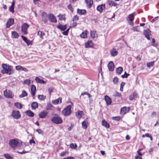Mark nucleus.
<instances>
[{
  "label": "nucleus",
  "instance_id": "obj_1",
  "mask_svg": "<svg viewBox=\"0 0 159 159\" xmlns=\"http://www.w3.org/2000/svg\"><path fill=\"white\" fill-rule=\"evenodd\" d=\"M2 67L3 68V70L1 71L2 74H7L9 75H11L13 74L14 72L12 70V66L3 63L2 64Z\"/></svg>",
  "mask_w": 159,
  "mask_h": 159
},
{
  "label": "nucleus",
  "instance_id": "obj_2",
  "mask_svg": "<svg viewBox=\"0 0 159 159\" xmlns=\"http://www.w3.org/2000/svg\"><path fill=\"white\" fill-rule=\"evenodd\" d=\"M54 116L51 117V120L54 123L58 124L62 123L63 120L62 118L57 114L54 115Z\"/></svg>",
  "mask_w": 159,
  "mask_h": 159
},
{
  "label": "nucleus",
  "instance_id": "obj_3",
  "mask_svg": "<svg viewBox=\"0 0 159 159\" xmlns=\"http://www.w3.org/2000/svg\"><path fill=\"white\" fill-rule=\"evenodd\" d=\"M71 106L69 105L64 109L62 111V113L64 116H68L71 113Z\"/></svg>",
  "mask_w": 159,
  "mask_h": 159
},
{
  "label": "nucleus",
  "instance_id": "obj_4",
  "mask_svg": "<svg viewBox=\"0 0 159 159\" xmlns=\"http://www.w3.org/2000/svg\"><path fill=\"white\" fill-rule=\"evenodd\" d=\"M9 144L11 148H14L20 144V142L16 139H11L9 141Z\"/></svg>",
  "mask_w": 159,
  "mask_h": 159
},
{
  "label": "nucleus",
  "instance_id": "obj_5",
  "mask_svg": "<svg viewBox=\"0 0 159 159\" xmlns=\"http://www.w3.org/2000/svg\"><path fill=\"white\" fill-rule=\"evenodd\" d=\"M136 15V13L135 12H134L129 15L126 19L129 24L131 25H134V23L132 21L134 20V16Z\"/></svg>",
  "mask_w": 159,
  "mask_h": 159
},
{
  "label": "nucleus",
  "instance_id": "obj_6",
  "mask_svg": "<svg viewBox=\"0 0 159 159\" xmlns=\"http://www.w3.org/2000/svg\"><path fill=\"white\" fill-rule=\"evenodd\" d=\"M29 27V25L27 23H24L21 26V31L24 35H26L28 34L27 29Z\"/></svg>",
  "mask_w": 159,
  "mask_h": 159
},
{
  "label": "nucleus",
  "instance_id": "obj_7",
  "mask_svg": "<svg viewBox=\"0 0 159 159\" xmlns=\"http://www.w3.org/2000/svg\"><path fill=\"white\" fill-rule=\"evenodd\" d=\"M11 116L15 119H18L21 117V115L19 111L13 110L12 111Z\"/></svg>",
  "mask_w": 159,
  "mask_h": 159
},
{
  "label": "nucleus",
  "instance_id": "obj_8",
  "mask_svg": "<svg viewBox=\"0 0 159 159\" xmlns=\"http://www.w3.org/2000/svg\"><path fill=\"white\" fill-rule=\"evenodd\" d=\"M143 34L148 40H150V35H151V31L149 29H148L146 30H144Z\"/></svg>",
  "mask_w": 159,
  "mask_h": 159
},
{
  "label": "nucleus",
  "instance_id": "obj_9",
  "mask_svg": "<svg viewBox=\"0 0 159 159\" xmlns=\"http://www.w3.org/2000/svg\"><path fill=\"white\" fill-rule=\"evenodd\" d=\"M42 19V20L45 23H47L48 21V15L45 12H42L41 14Z\"/></svg>",
  "mask_w": 159,
  "mask_h": 159
},
{
  "label": "nucleus",
  "instance_id": "obj_10",
  "mask_svg": "<svg viewBox=\"0 0 159 159\" xmlns=\"http://www.w3.org/2000/svg\"><path fill=\"white\" fill-rule=\"evenodd\" d=\"M48 19L51 22L54 23L57 22V20L55 17L52 14L50 13L48 15Z\"/></svg>",
  "mask_w": 159,
  "mask_h": 159
},
{
  "label": "nucleus",
  "instance_id": "obj_11",
  "mask_svg": "<svg viewBox=\"0 0 159 159\" xmlns=\"http://www.w3.org/2000/svg\"><path fill=\"white\" fill-rule=\"evenodd\" d=\"M57 27L58 29L61 31H64L67 29V25H62L59 23Z\"/></svg>",
  "mask_w": 159,
  "mask_h": 159
},
{
  "label": "nucleus",
  "instance_id": "obj_12",
  "mask_svg": "<svg viewBox=\"0 0 159 159\" xmlns=\"http://www.w3.org/2000/svg\"><path fill=\"white\" fill-rule=\"evenodd\" d=\"M4 95L7 98H12V92L9 90L7 91V89L4 91Z\"/></svg>",
  "mask_w": 159,
  "mask_h": 159
},
{
  "label": "nucleus",
  "instance_id": "obj_13",
  "mask_svg": "<svg viewBox=\"0 0 159 159\" xmlns=\"http://www.w3.org/2000/svg\"><path fill=\"white\" fill-rule=\"evenodd\" d=\"M107 66L109 71H112L114 70L115 66L112 61H110L109 62L107 65Z\"/></svg>",
  "mask_w": 159,
  "mask_h": 159
},
{
  "label": "nucleus",
  "instance_id": "obj_14",
  "mask_svg": "<svg viewBox=\"0 0 159 159\" xmlns=\"http://www.w3.org/2000/svg\"><path fill=\"white\" fill-rule=\"evenodd\" d=\"M105 8V4H102L98 6L97 7V10L100 13L102 12L103 10Z\"/></svg>",
  "mask_w": 159,
  "mask_h": 159
},
{
  "label": "nucleus",
  "instance_id": "obj_15",
  "mask_svg": "<svg viewBox=\"0 0 159 159\" xmlns=\"http://www.w3.org/2000/svg\"><path fill=\"white\" fill-rule=\"evenodd\" d=\"M93 46V43L91 40L88 41L85 44V47L86 48H92Z\"/></svg>",
  "mask_w": 159,
  "mask_h": 159
},
{
  "label": "nucleus",
  "instance_id": "obj_16",
  "mask_svg": "<svg viewBox=\"0 0 159 159\" xmlns=\"http://www.w3.org/2000/svg\"><path fill=\"white\" fill-rule=\"evenodd\" d=\"M105 100L106 102L107 105L108 106L111 104L112 102L111 99L109 96L106 95L105 96Z\"/></svg>",
  "mask_w": 159,
  "mask_h": 159
},
{
  "label": "nucleus",
  "instance_id": "obj_17",
  "mask_svg": "<svg viewBox=\"0 0 159 159\" xmlns=\"http://www.w3.org/2000/svg\"><path fill=\"white\" fill-rule=\"evenodd\" d=\"M31 93L33 96L35 95L36 91V87L34 85H32L31 87Z\"/></svg>",
  "mask_w": 159,
  "mask_h": 159
},
{
  "label": "nucleus",
  "instance_id": "obj_18",
  "mask_svg": "<svg viewBox=\"0 0 159 159\" xmlns=\"http://www.w3.org/2000/svg\"><path fill=\"white\" fill-rule=\"evenodd\" d=\"M86 4L87 7L89 8H90L93 3V2L92 0H85Z\"/></svg>",
  "mask_w": 159,
  "mask_h": 159
},
{
  "label": "nucleus",
  "instance_id": "obj_19",
  "mask_svg": "<svg viewBox=\"0 0 159 159\" xmlns=\"http://www.w3.org/2000/svg\"><path fill=\"white\" fill-rule=\"evenodd\" d=\"M21 37L23 40L26 43L27 45L29 46L31 44V41L30 40L28 39L25 37L23 35H22Z\"/></svg>",
  "mask_w": 159,
  "mask_h": 159
},
{
  "label": "nucleus",
  "instance_id": "obj_20",
  "mask_svg": "<svg viewBox=\"0 0 159 159\" xmlns=\"http://www.w3.org/2000/svg\"><path fill=\"white\" fill-rule=\"evenodd\" d=\"M111 55L113 57L116 56L118 54V52L115 48H113L110 51Z\"/></svg>",
  "mask_w": 159,
  "mask_h": 159
},
{
  "label": "nucleus",
  "instance_id": "obj_21",
  "mask_svg": "<svg viewBox=\"0 0 159 159\" xmlns=\"http://www.w3.org/2000/svg\"><path fill=\"white\" fill-rule=\"evenodd\" d=\"M47 115V113L43 111L41 112L39 114V116L40 118H43L46 117Z\"/></svg>",
  "mask_w": 159,
  "mask_h": 159
},
{
  "label": "nucleus",
  "instance_id": "obj_22",
  "mask_svg": "<svg viewBox=\"0 0 159 159\" xmlns=\"http://www.w3.org/2000/svg\"><path fill=\"white\" fill-rule=\"evenodd\" d=\"M25 113L26 115L31 117H33L34 115V113L30 110L26 111Z\"/></svg>",
  "mask_w": 159,
  "mask_h": 159
},
{
  "label": "nucleus",
  "instance_id": "obj_23",
  "mask_svg": "<svg viewBox=\"0 0 159 159\" xmlns=\"http://www.w3.org/2000/svg\"><path fill=\"white\" fill-rule=\"evenodd\" d=\"M35 81L37 82V83H40V84H45L46 83V82L42 79H40L39 77H37L35 78Z\"/></svg>",
  "mask_w": 159,
  "mask_h": 159
},
{
  "label": "nucleus",
  "instance_id": "obj_24",
  "mask_svg": "<svg viewBox=\"0 0 159 159\" xmlns=\"http://www.w3.org/2000/svg\"><path fill=\"white\" fill-rule=\"evenodd\" d=\"M62 101V98H61L59 97L58 99L53 100L52 101V104L54 105H57L60 102V103H61Z\"/></svg>",
  "mask_w": 159,
  "mask_h": 159
},
{
  "label": "nucleus",
  "instance_id": "obj_25",
  "mask_svg": "<svg viewBox=\"0 0 159 159\" xmlns=\"http://www.w3.org/2000/svg\"><path fill=\"white\" fill-rule=\"evenodd\" d=\"M87 12L86 11L85 9H77V13L81 15H84Z\"/></svg>",
  "mask_w": 159,
  "mask_h": 159
},
{
  "label": "nucleus",
  "instance_id": "obj_26",
  "mask_svg": "<svg viewBox=\"0 0 159 159\" xmlns=\"http://www.w3.org/2000/svg\"><path fill=\"white\" fill-rule=\"evenodd\" d=\"M84 114L83 112L82 111H78L75 113V115L77 118L79 119H80L82 117V115Z\"/></svg>",
  "mask_w": 159,
  "mask_h": 159
},
{
  "label": "nucleus",
  "instance_id": "obj_27",
  "mask_svg": "<svg viewBox=\"0 0 159 159\" xmlns=\"http://www.w3.org/2000/svg\"><path fill=\"white\" fill-rule=\"evenodd\" d=\"M137 94L135 92H133L132 94L130 95L129 99L130 100H133L137 97Z\"/></svg>",
  "mask_w": 159,
  "mask_h": 159
},
{
  "label": "nucleus",
  "instance_id": "obj_28",
  "mask_svg": "<svg viewBox=\"0 0 159 159\" xmlns=\"http://www.w3.org/2000/svg\"><path fill=\"white\" fill-rule=\"evenodd\" d=\"M19 35L16 32L14 31L11 32V36L12 38L18 39Z\"/></svg>",
  "mask_w": 159,
  "mask_h": 159
},
{
  "label": "nucleus",
  "instance_id": "obj_29",
  "mask_svg": "<svg viewBox=\"0 0 159 159\" xmlns=\"http://www.w3.org/2000/svg\"><path fill=\"white\" fill-rule=\"evenodd\" d=\"M102 124L103 126L107 128H109L110 127V126L109 123L105 120H102Z\"/></svg>",
  "mask_w": 159,
  "mask_h": 159
},
{
  "label": "nucleus",
  "instance_id": "obj_30",
  "mask_svg": "<svg viewBox=\"0 0 159 159\" xmlns=\"http://www.w3.org/2000/svg\"><path fill=\"white\" fill-rule=\"evenodd\" d=\"M123 70V68L121 67H119L116 68V72L118 75H120L121 74Z\"/></svg>",
  "mask_w": 159,
  "mask_h": 159
},
{
  "label": "nucleus",
  "instance_id": "obj_31",
  "mask_svg": "<svg viewBox=\"0 0 159 159\" xmlns=\"http://www.w3.org/2000/svg\"><path fill=\"white\" fill-rule=\"evenodd\" d=\"M31 107L33 109H35L38 107V104L37 102H33L31 104Z\"/></svg>",
  "mask_w": 159,
  "mask_h": 159
},
{
  "label": "nucleus",
  "instance_id": "obj_32",
  "mask_svg": "<svg viewBox=\"0 0 159 159\" xmlns=\"http://www.w3.org/2000/svg\"><path fill=\"white\" fill-rule=\"evenodd\" d=\"M27 93L24 90L22 91V94L19 95V97L20 98H22L27 96Z\"/></svg>",
  "mask_w": 159,
  "mask_h": 159
},
{
  "label": "nucleus",
  "instance_id": "obj_33",
  "mask_svg": "<svg viewBox=\"0 0 159 159\" xmlns=\"http://www.w3.org/2000/svg\"><path fill=\"white\" fill-rule=\"evenodd\" d=\"M108 5L111 6H116L117 5L116 3H115L114 1H108Z\"/></svg>",
  "mask_w": 159,
  "mask_h": 159
},
{
  "label": "nucleus",
  "instance_id": "obj_34",
  "mask_svg": "<svg viewBox=\"0 0 159 159\" xmlns=\"http://www.w3.org/2000/svg\"><path fill=\"white\" fill-rule=\"evenodd\" d=\"M53 106L50 103L47 104L46 106V109L47 110H52L53 109Z\"/></svg>",
  "mask_w": 159,
  "mask_h": 159
},
{
  "label": "nucleus",
  "instance_id": "obj_35",
  "mask_svg": "<svg viewBox=\"0 0 159 159\" xmlns=\"http://www.w3.org/2000/svg\"><path fill=\"white\" fill-rule=\"evenodd\" d=\"M14 105L18 109H21L23 107L22 105L20 103L18 102L15 103Z\"/></svg>",
  "mask_w": 159,
  "mask_h": 159
},
{
  "label": "nucleus",
  "instance_id": "obj_36",
  "mask_svg": "<svg viewBox=\"0 0 159 159\" xmlns=\"http://www.w3.org/2000/svg\"><path fill=\"white\" fill-rule=\"evenodd\" d=\"M127 107H125L121 108L120 109V113L121 114L124 113L125 114L128 112L127 111Z\"/></svg>",
  "mask_w": 159,
  "mask_h": 159
},
{
  "label": "nucleus",
  "instance_id": "obj_37",
  "mask_svg": "<svg viewBox=\"0 0 159 159\" xmlns=\"http://www.w3.org/2000/svg\"><path fill=\"white\" fill-rule=\"evenodd\" d=\"M58 17H59V19L60 20H63L65 21L66 20V18L65 17V15H61L60 14L58 16Z\"/></svg>",
  "mask_w": 159,
  "mask_h": 159
},
{
  "label": "nucleus",
  "instance_id": "obj_38",
  "mask_svg": "<svg viewBox=\"0 0 159 159\" xmlns=\"http://www.w3.org/2000/svg\"><path fill=\"white\" fill-rule=\"evenodd\" d=\"M87 32H83L80 35V37L82 38L85 39L87 37Z\"/></svg>",
  "mask_w": 159,
  "mask_h": 159
},
{
  "label": "nucleus",
  "instance_id": "obj_39",
  "mask_svg": "<svg viewBox=\"0 0 159 159\" xmlns=\"http://www.w3.org/2000/svg\"><path fill=\"white\" fill-rule=\"evenodd\" d=\"M77 145L76 143H71L69 146V148L72 149H75L77 148Z\"/></svg>",
  "mask_w": 159,
  "mask_h": 159
},
{
  "label": "nucleus",
  "instance_id": "obj_40",
  "mask_svg": "<svg viewBox=\"0 0 159 159\" xmlns=\"http://www.w3.org/2000/svg\"><path fill=\"white\" fill-rule=\"evenodd\" d=\"M119 79L117 76H115L113 79V81L114 84H117L118 83Z\"/></svg>",
  "mask_w": 159,
  "mask_h": 159
},
{
  "label": "nucleus",
  "instance_id": "obj_41",
  "mask_svg": "<svg viewBox=\"0 0 159 159\" xmlns=\"http://www.w3.org/2000/svg\"><path fill=\"white\" fill-rule=\"evenodd\" d=\"M82 125L83 127V128L85 129H86L87 128V125L86 124V122L84 120L83 121L82 123Z\"/></svg>",
  "mask_w": 159,
  "mask_h": 159
},
{
  "label": "nucleus",
  "instance_id": "obj_42",
  "mask_svg": "<svg viewBox=\"0 0 159 159\" xmlns=\"http://www.w3.org/2000/svg\"><path fill=\"white\" fill-rule=\"evenodd\" d=\"M38 35H39L40 38L43 39V36L45 35V34L41 31H39L38 33Z\"/></svg>",
  "mask_w": 159,
  "mask_h": 159
},
{
  "label": "nucleus",
  "instance_id": "obj_43",
  "mask_svg": "<svg viewBox=\"0 0 159 159\" xmlns=\"http://www.w3.org/2000/svg\"><path fill=\"white\" fill-rule=\"evenodd\" d=\"M4 157L6 159H12L13 157L11 156L9 154L7 153L4 154Z\"/></svg>",
  "mask_w": 159,
  "mask_h": 159
},
{
  "label": "nucleus",
  "instance_id": "obj_44",
  "mask_svg": "<svg viewBox=\"0 0 159 159\" xmlns=\"http://www.w3.org/2000/svg\"><path fill=\"white\" fill-rule=\"evenodd\" d=\"M113 96L114 97H120L121 96V93L115 91V93H113Z\"/></svg>",
  "mask_w": 159,
  "mask_h": 159
},
{
  "label": "nucleus",
  "instance_id": "obj_45",
  "mask_svg": "<svg viewBox=\"0 0 159 159\" xmlns=\"http://www.w3.org/2000/svg\"><path fill=\"white\" fill-rule=\"evenodd\" d=\"M112 119L113 120L118 121L120 120V116L113 117H112Z\"/></svg>",
  "mask_w": 159,
  "mask_h": 159
},
{
  "label": "nucleus",
  "instance_id": "obj_46",
  "mask_svg": "<svg viewBox=\"0 0 159 159\" xmlns=\"http://www.w3.org/2000/svg\"><path fill=\"white\" fill-rule=\"evenodd\" d=\"M96 32L94 31H91L90 32V36L92 38L94 39L95 38V34Z\"/></svg>",
  "mask_w": 159,
  "mask_h": 159
},
{
  "label": "nucleus",
  "instance_id": "obj_47",
  "mask_svg": "<svg viewBox=\"0 0 159 159\" xmlns=\"http://www.w3.org/2000/svg\"><path fill=\"white\" fill-rule=\"evenodd\" d=\"M38 98L41 100H43L46 98L45 96H44L43 95H39L38 96Z\"/></svg>",
  "mask_w": 159,
  "mask_h": 159
},
{
  "label": "nucleus",
  "instance_id": "obj_48",
  "mask_svg": "<svg viewBox=\"0 0 159 159\" xmlns=\"http://www.w3.org/2000/svg\"><path fill=\"white\" fill-rule=\"evenodd\" d=\"M14 19L13 18L10 19L7 21L8 23H9L11 25L14 24Z\"/></svg>",
  "mask_w": 159,
  "mask_h": 159
},
{
  "label": "nucleus",
  "instance_id": "obj_49",
  "mask_svg": "<svg viewBox=\"0 0 159 159\" xmlns=\"http://www.w3.org/2000/svg\"><path fill=\"white\" fill-rule=\"evenodd\" d=\"M133 30L134 31H136V32H139V26H137L135 27H133Z\"/></svg>",
  "mask_w": 159,
  "mask_h": 159
},
{
  "label": "nucleus",
  "instance_id": "obj_50",
  "mask_svg": "<svg viewBox=\"0 0 159 159\" xmlns=\"http://www.w3.org/2000/svg\"><path fill=\"white\" fill-rule=\"evenodd\" d=\"M31 80L29 79L25 80L23 82V84H25L29 85L30 84Z\"/></svg>",
  "mask_w": 159,
  "mask_h": 159
},
{
  "label": "nucleus",
  "instance_id": "obj_51",
  "mask_svg": "<svg viewBox=\"0 0 159 159\" xmlns=\"http://www.w3.org/2000/svg\"><path fill=\"white\" fill-rule=\"evenodd\" d=\"M154 61H152L147 63V66L148 67H150L151 66H152L154 65Z\"/></svg>",
  "mask_w": 159,
  "mask_h": 159
},
{
  "label": "nucleus",
  "instance_id": "obj_52",
  "mask_svg": "<svg viewBox=\"0 0 159 159\" xmlns=\"http://www.w3.org/2000/svg\"><path fill=\"white\" fill-rule=\"evenodd\" d=\"M70 29V28H69L67 29L66 31L65 30L64 31H63L62 33L65 36H67L68 34V33Z\"/></svg>",
  "mask_w": 159,
  "mask_h": 159
},
{
  "label": "nucleus",
  "instance_id": "obj_53",
  "mask_svg": "<svg viewBox=\"0 0 159 159\" xmlns=\"http://www.w3.org/2000/svg\"><path fill=\"white\" fill-rule=\"evenodd\" d=\"M53 88L52 87H49L48 89V90L49 93L50 95H51V93L53 92Z\"/></svg>",
  "mask_w": 159,
  "mask_h": 159
},
{
  "label": "nucleus",
  "instance_id": "obj_54",
  "mask_svg": "<svg viewBox=\"0 0 159 159\" xmlns=\"http://www.w3.org/2000/svg\"><path fill=\"white\" fill-rule=\"evenodd\" d=\"M129 74H127L126 72H125L124 74L121 75V77L122 78H127Z\"/></svg>",
  "mask_w": 159,
  "mask_h": 159
},
{
  "label": "nucleus",
  "instance_id": "obj_55",
  "mask_svg": "<svg viewBox=\"0 0 159 159\" xmlns=\"http://www.w3.org/2000/svg\"><path fill=\"white\" fill-rule=\"evenodd\" d=\"M67 8L68 9L71 11L72 12H73V9L71 4H69L68 5Z\"/></svg>",
  "mask_w": 159,
  "mask_h": 159
},
{
  "label": "nucleus",
  "instance_id": "obj_56",
  "mask_svg": "<svg viewBox=\"0 0 159 159\" xmlns=\"http://www.w3.org/2000/svg\"><path fill=\"white\" fill-rule=\"evenodd\" d=\"M14 7L11 6L9 8L10 11L12 13H13L15 12Z\"/></svg>",
  "mask_w": 159,
  "mask_h": 159
},
{
  "label": "nucleus",
  "instance_id": "obj_57",
  "mask_svg": "<svg viewBox=\"0 0 159 159\" xmlns=\"http://www.w3.org/2000/svg\"><path fill=\"white\" fill-rule=\"evenodd\" d=\"M79 17L77 15H75L73 16V21L74 20H79Z\"/></svg>",
  "mask_w": 159,
  "mask_h": 159
},
{
  "label": "nucleus",
  "instance_id": "obj_58",
  "mask_svg": "<svg viewBox=\"0 0 159 159\" xmlns=\"http://www.w3.org/2000/svg\"><path fill=\"white\" fill-rule=\"evenodd\" d=\"M36 131L39 134H43V132L40 129H38L36 130Z\"/></svg>",
  "mask_w": 159,
  "mask_h": 159
},
{
  "label": "nucleus",
  "instance_id": "obj_59",
  "mask_svg": "<svg viewBox=\"0 0 159 159\" xmlns=\"http://www.w3.org/2000/svg\"><path fill=\"white\" fill-rule=\"evenodd\" d=\"M22 66H17L15 67L16 69L18 70H21Z\"/></svg>",
  "mask_w": 159,
  "mask_h": 159
},
{
  "label": "nucleus",
  "instance_id": "obj_60",
  "mask_svg": "<svg viewBox=\"0 0 159 159\" xmlns=\"http://www.w3.org/2000/svg\"><path fill=\"white\" fill-rule=\"evenodd\" d=\"M30 144H32V143H33L34 144H35V142L34 140V139L32 138L30 141Z\"/></svg>",
  "mask_w": 159,
  "mask_h": 159
},
{
  "label": "nucleus",
  "instance_id": "obj_61",
  "mask_svg": "<svg viewBox=\"0 0 159 159\" xmlns=\"http://www.w3.org/2000/svg\"><path fill=\"white\" fill-rule=\"evenodd\" d=\"M21 70L24 71L25 72H27L28 71V70L25 68L23 67L22 66L21 67Z\"/></svg>",
  "mask_w": 159,
  "mask_h": 159
},
{
  "label": "nucleus",
  "instance_id": "obj_62",
  "mask_svg": "<svg viewBox=\"0 0 159 159\" xmlns=\"http://www.w3.org/2000/svg\"><path fill=\"white\" fill-rule=\"evenodd\" d=\"M158 16H157L155 17L151 21V22L152 23H153L155 20H156L158 19Z\"/></svg>",
  "mask_w": 159,
  "mask_h": 159
},
{
  "label": "nucleus",
  "instance_id": "obj_63",
  "mask_svg": "<svg viewBox=\"0 0 159 159\" xmlns=\"http://www.w3.org/2000/svg\"><path fill=\"white\" fill-rule=\"evenodd\" d=\"M125 82H121L120 84V87L123 88V87L124 86V85H125Z\"/></svg>",
  "mask_w": 159,
  "mask_h": 159
},
{
  "label": "nucleus",
  "instance_id": "obj_64",
  "mask_svg": "<svg viewBox=\"0 0 159 159\" xmlns=\"http://www.w3.org/2000/svg\"><path fill=\"white\" fill-rule=\"evenodd\" d=\"M135 159H142V158L140 156H137L135 157Z\"/></svg>",
  "mask_w": 159,
  "mask_h": 159
}]
</instances>
